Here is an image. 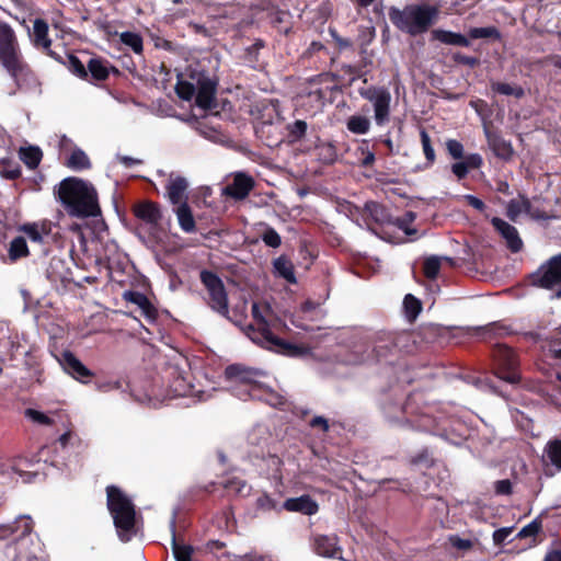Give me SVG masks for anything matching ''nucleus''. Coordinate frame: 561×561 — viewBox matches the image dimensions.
Segmentation results:
<instances>
[{
	"mask_svg": "<svg viewBox=\"0 0 561 561\" xmlns=\"http://www.w3.org/2000/svg\"><path fill=\"white\" fill-rule=\"evenodd\" d=\"M56 201L71 218L101 216L99 194L94 185L81 178L68 176L54 187Z\"/></svg>",
	"mask_w": 561,
	"mask_h": 561,
	"instance_id": "nucleus-1",
	"label": "nucleus"
},
{
	"mask_svg": "<svg viewBox=\"0 0 561 561\" xmlns=\"http://www.w3.org/2000/svg\"><path fill=\"white\" fill-rule=\"evenodd\" d=\"M0 62L9 72L19 89L37 84V78L24 60L16 34L12 26L0 20Z\"/></svg>",
	"mask_w": 561,
	"mask_h": 561,
	"instance_id": "nucleus-2",
	"label": "nucleus"
},
{
	"mask_svg": "<svg viewBox=\"0 0 561 561\" xmlns=\"http://www.w3.org/2000/svg\"><path fill=\"white\" fill-rule=\"evenodd\" d=\"M380 408L385 416L392 422L408 423L420 430H430L435 424L432 416L433 407L426 402L421 391L411 392L403 404L386 397L380 402Z\"/></svg>",
	"mask_w": 561,
	"mask_h": 561,
	"instance_id": "nucleus-3",
	"label": "nucleus"
},
{
	"mask_svg": "<svg viewBox=\"0 0 561 561\" xmlns=\"http://www.w3.org/2000/svg\"><path fill=\"white\" fill-rule=\"evenodd\" d=\"M391 23L410 36L426 33L439 16V9L430 4H408L402 10L391 7L388 12Z\"/></svg>",
	"mask_w": 561,
	"mask_h": 561,
	"instance_id": "nucleus-4",
	"label": "nucleus"
},
{
	"mask_svg": "<svg viewBox=\"0 0 561 561\" xmlns=\"http://www.w3.org/2000/svg\"><path fill=\"white\" fill-rule=\"evenodd\" d=\"M106 506L113 518L121 541L128 542L137 535L136 506L131 499L116 485H107Z\"/></svg>",
	"mask_w": 561,
	"mask_h": 561,
	"instance_id": "nucleus-5",
	"label": "nucleus"
},
{
	"mask_svg": "<svg viewBox=\"0 0 561 561\" xmlns=\"http://www.w3.org/2000/svg\"><path fill=\"white\" fill-rule=\"evenodd\" d=\"M252 317L256 327L249 324L244 332L256 344L272 351H279L287 355L300 354V347L276 336L270 329L268 323L260 310L257 302L252 304Z\"/></svg>",
	"mask_w": 561,
	"mask_h": 561,
	"instance_id": "nucleus-6",
	"label": "nucleus"
},
{
	"mask_svg": "<svg viewBox=\"0 0 561 561\" xmlns=\"http://www.w3.org/2000/svg\"><path fill=\"white\" fill-rule=\"evenodd\" d=\"M308 83V96L318 105L323 106L333 103L337 93L342 92L344 77L333 72H321L311 78Z\"/></svg>",
	"mask_w": 561,
	"mask_h": 561,
	"instance_id": "nucleus-7",
	"label": "nucleus"
},
{
	"mask_svg": "<svg viewBox=\"0 0 561 561\" xmlns=\"http://www.w3.org/2000/svg\"><path fill=\"white\" fill-rule=\"evenodd\" d=\"M199 279L208 291V306L211 310L230 320L228 293L222 279L215 272L209 270H202Z\"/></svg>",
	"mask_w": 561,
	"mask_h": 561,
	"instance_id": "nucleus-8",
	"label": "nucleus"
},
{
	"mask_svg": "<svg viewBox=\"0 0 561 561\" xmlns=\"http://www.w3.org/2000/svg\"><path fill=\"white\" fill-rule=\"evenodd\" d=\"M415 347L413 334L409 331L392 333L387 340L380 341L374 348L379 362L385 360L391 364L389 356H397L400 353H411Z\"/></svg>",
	"mask_w": 561,
	"mask_h": 561,
	"instance_id": "nucleus-9",
	"label": "nucleus"
},
{
	"mask_svg": "<svg viewBox=\"0 0 561 561\" xmlns=\"http://www.w3.org/2000/svg\"><path fill=\"white\" fill-rule=\"evenodd\" d=\"M492 356L496 369V375L501 379L511 383L519 381V362L513 348L503 344H497L492 351Z\"/></svg>",
	"mask_w": 561,
	"mask_h": 561,
	"instance_id": "nucleus-10",
	"label": "nucleus"
},
{
	"mask_svg": "<svg viewBox=\"0 0 561 561\" xmlns=\"http://www.w3.org/2000/svg\"><path fill=\"white\" fill-rule=\"evenodd\" d=\"M534 287L551 290L561 285V253L551 256L528 276Z\"/></svg>",
	"mask_w": 561,
	"mask_h": 561,
	"instance_id": "nucleus-11",
	"label": "nucleus"
},
{
	"mask_svg": "<svg viewBox=\"0 0 561 561\" xmlns=\"http://www.w3.org/2000/svg\"><path fill=\"white\" fill-rule=\"evenodd\" d=\"M359 94L373 104L376 124L378 126L386 125L390 119V92L383 87L371 85L367 89H360Z\"/></svg>",
	"mask_w": 561,
	"mask_h": 561,
	"instance_id": "nucleus-12",
	"label": "nucleus"
},
{
	"mask_svg": "<svg viewBox=\"0 0 561 561\" xmlns=\"http://www.w3.org/2000/svg\"><path fill=\"white\" fill-rule=\"evenodd\" d=\"M259 375L255 369L247 368L240 364H232L226 367L225 377L228 380H237L247 387L245 396L249 399H263L261 394L264 389L263 386L254 378Z\"/></svg>",
	"mask_w": 561,
	"mask_h": 561,
	"instance_id": "nucleus-13",
	"label": "nucleus"
},
{
	"mask_svg": "<svg viewBox=\"0 0 561 561\" xmlns=\"http://www.w3.org/2000/svg\"><path fill=\"white\" fill-rule=\"evenodd\" d=\"M48 33V23L44 19H35L33 22V32L31 34V41L34 47L41 49L59 64H65L64 56L51 49V39Z\"/></svg>",
	"mask_w": 561,
	"mask_h": 561,
	"instance_id": "nucleus-14",
	"label": "nucleus"
},
{
	"mask_svg": "<svg viewBox=\"0 0 561 561\" xmlns=\"http://www.w3.org/2000/svg\"><path fill=\"white\" fill-rule=\"evenodd\" d=\"M301 62L316 70L325 69L335 60L329 49L321 43L313 41L300 56Z\"/></svg>",
	"mask_w": 561,
	"mask_h": 561,
	"instance_id": "nucleus-15",
	"label": "nucleus"
},
{
	"mask_svg": "<svg viewBox=\"0 0 561 561\" xmlns=\"http://www.w3.org/2000/svg\"><path fill=\"white\" fill-rule=\"evenodd\" d=\"M483 131L493 154L503 161H511L515 154L512 142L504 139L499 130L491 127L490 123L483 124Z\"/></svg>",
	"mask_w": 561,
	"mask_h": 561,
	"instance_id": "nucleus-16",
	"label": "nucleus"
},
{
	"mask_svg": "<svg viewBox=\"0 0 561 561\" xmlns=\"http://www.w3.org/2000/svg\"><path fill=\"white\" fill-rule=\"evenodd\" d=\"M164 378L169 382L167 390V397L169 399L194 396V387L186 380L184 373L178 367L171 366L167 368Z\"/></svg>",
	"mask_w": 561,
	"mask_h": 561,
	"instance_id": "nucleus-17",
	"label": "nucleus"
},
{
	"mask_svg": "<svg viewBox=\"0 0 561 561\" xmlns=\"http://www.w3.org/2000/svg\"><path fill=\"white\" fill-rule=\"evenodd\" d=\"M255 186L253 176L245 172H236L232 182L222 188V195L234 201H243Z\"/></svg>",
	"mask_w": 561,
	"mask_h": 561,
	"instance_id": "nucleus-18",
	"label": "nucleus"
},
{
	"mask_svg": "<svg viewBox=\"0 0 561 561\" xmlns=\"http://www.w3.org/2000/svg\"><path fill=\"white\" fill-rule=\"evenodd\" d=\"M58 360L67 374L82 383L93 377V373L70 351H64Z\"/></svg>",
	"mask_w": 561,
	"mask_h": 561,
	"instance_id": "nucleus-19",
	"label": "nucleus"
},
{
	"mask_svg": "<svg viewBox=\"0 0 561 561\" xmlns=\"http://www.w3.org/2000/svg\"><path fill=\"white\" fill-rule=\"evenodd\" d=\"M33 520L30 516H21L13 523L0 525V538H12V542L19 543L31 535Z\"/></svg>",
	"mask_w": 561,
	"mask_h": 561,
	"instance_id": "nucleus-20",
	"label": "nucleus"
},
{
	"mask_svg": "<svg viewBox=\"0 0 561 561\" xmlns=\"http://www.w3.org/2000/svg\"><path fill=\"white\" fill-rule=\"evenodd\" d=\"M216 82L202 75L196 82L195 103L203 110H213L216 107Z\"/></svg>",
	"mask_w": 561,
	"mask_h": 561,
	"instance_id": "nucleus-21",
	"label": "nucleus"
},
{
	"mask_svg": "<svg viewBox=\"0 0 561 561\" xmlns=\"http://www.w3.org/2000/svg\"><path fill=\"white\" fill-rule=\"evenodd\" d=\"M491 224L496 232L506 241V247L511 252L517 253L523 249V240L514 226L499 217H493Z\"/></svg>",
	"mask_w": 561,
	"mask_h": 561,
	"instance_id": "nucleus-22",
	"label": "nucleus"
},
{
	"mask_svg": "<svg viewBox=\"0 0 561 561\" xmlns=\"http://www.w3.org/2000/svg\"><path fill=\"white\" fill-rule=\"evenodd\" d=\"M88 79L90 83H98L108 79L110 73H118V69L102 57H91L87 62Z\"/></svg>",
	"mask_w": 561,
	"mask_h": 561,
	"instance_id": "nucleus-23",
	"label": "nucleus"
},
{
	"mask_svg": "<svg viewBox=\"0 0 561 561\" xmlns=\"http://www.w3.org/2000/svg\"><path fill=\"white\" fill-rule=\"evenodd\" d=\"M282 508L287 512L312 516L319 512V504L311 495L302 494L298 497L286 499L282 504Z\"/></svg>",
	"mask_w": 561,
	"mask_h": 561,
	"instance_id": "nucleus-24",
	"label": "nucleus"
},
{
	"mask_svg": "<svg viewBox=\"0 0 561 561\" xmlns=\"http://www.w3.org/2000/svg\"><path fill=\"white\" fill-rule=\"evenodd\" d=\"M313 551L324 558H337L342 553L336 535H316L312 539Z\"/></svg>",
	"mask_w": 561,
	"mask_h": 561,
	"instance_id": "nucleus-25",
	"label": "nucleus"
},
{
	"mask_svg": "<svg viewBox=\"0 0 561 561\" xmlns=\"http://www.w3.org/2000/svg\"><path fill=\"white\" fill-rule=\"evenodd\" d=\"M134 215L146 224L157 226L162 219L161 209L158 203L144 201L133 208Z\"/></svg>",
	"mask_w": 561,
	"mask_h": 561,
	"instance_id": "nucleus-26",
	"label": "nucleus"
},
{
	"mask_svg": "<svg viewBox=\"0 0 561 561\" xmlns=\"http://www.w3.org/2000/svg\"><path fill=\"white\" fill-rule=\"evenodd\" d=\"M188 183L183 176H170L169 182L165 186L167 195L172 205H180L183 202H187L186 191Z\"/></svg>",
	"mask_w": 561,
	"mask_h": 561,
	"instance_id": "nucleus-27",
	"label": "nucleus"
},
{
	"mask_svg": "<svg viewBox=\"0 0 561 561\" xmlns=\"http://www.w3.org/2000/svg\"><path fill=\"white\" fill-rule=\"evenodd\" d=\"M171 546L175 561H193L194 548L191 545L178 540L174 519L171 522Z\"/></svg>",
	"mask_w": 561,
	"mask_h": 561,
	"instance_id": "nucleus-28",
	"label": "nucleus"
},
{
	"mask_svg": "<svg viewBox=\"0 0 561 561\" xmlns=\"http://www.w3.org/2000/svg\"><path fill=\"white\" fill-rule=\"evenodd\" d=\"M174 213L176 215L181 229L186 233L196 231V222L191 206L187 202L175 205Z\"/></svg>",
	"mask_w": 561,
	"mask_h": 561,
	"instance_id": "nucleus-29",
	"label": "nucleus"
},
{
	"mask_svg": "<svg viewBox=\"0 0 561 561\" xmlns=\"http://www.w3.org/2000/svg\"><path fill=\"white\" fill-rule=\"evenodd\" d=\"M431 35L432 41H438L446 45H455L461 47L470 46L469 38L460 33L436 28L432 31Z\"/></svg>",
	"mask_w": 561,
	"mask_h": 561,
	"instance_id": "nucleus-30",
	"label": "nucleus"
},
{
	"mask_svg": "<svg viewBox=\"0 0 561 561\" xmlns=\"http://www.w3.org/2000/svg\"><path fill=\"white\" fill-rule=\"evenodd\" d=\"M19 158L28 169L34 170L39 165L43 152L36 146L21 147L19 149Z\"/></svg>",
	"mask_w": 561,
	"mask_h": 561,
	"instance_id": "nucleus-31",
	"label": "nucleus"
},
{
	"mask_svg": "<svg viewBox=\"0 0 561 561\" xmlns=\"http://www.w3.org/2000/svg\"><path fill=\"white\" fill-rule=\"evenodd\" d=\"M470 39H488L491 42H501L502 34L496 26H485V27H471L468 31V36Z\"/></svg>",
	"mask_w": 561,
	"mask_h": 561,
	"instance_id": "nucleus-32",
	"label": "nucleus"
},
{
	"mask_svg": "<svg viewBox=\"0 0 561 561\" xmlns=\"http://www.w3.org/2000/svg\"><path fill=\"white\" fill-rule=\"evenodd\" d=\"M65 164L75 171H82L91 168V161L88 154L80 148H76L71 152Z\"/></svg>",
	"mask_w": 561,
	"mask_h": 561,
	"instance_id": "nucleus-33",
	"label": "nucleus"
},
{
	"mask_svg": "<svg viewBox=\"0 0 561 561\" xmlns=\"http://www.w3.org/2000/svg\"><path fill=\"white\" fill-rule=\"evenodd\" d=\"M370 119L364 115H352L346 121V128L355 135H365L370 129Z\"/></svg>",
	"mask_w": 561,
	"mask_h": 561,
	"instance_id": "nucleus-34",
	"label": "nucleus"
},
{
	"mask_svg": "<svg viewBox=\"0 0 561 561\" xmlns=\"http://www.w3.org/2000/svg\"><path fill=\"white\" fill-rule=\"evenodd\" d=\"M275 272L288 283L295 284L296 277L293 263L285 256H279L273 262Z\"/></svg>",
	"mask_w": 561,
	"mask_h": 561,
	"instance_id": "nucleus-35",
	"label": "nucleus"
},
{
	"mask_svg": "<svg viewBox=\"0 0 561 561\" xmlns=\"http://www.w3.org/2000/svg\"><path fill=\"white\" fill-rule=\"evenodd\" d=\"M65 53L64 61L71 73L80 79H88L87 65H84L76 55L68 54L62 47Z\"/></svg>",
	"mask_w": 561,
	"mask_h": 561,
	"instance_id": "nucleus-36",
	"label": "nucleus"
},
{
	"mask_svg": "<svg viewBox=\"0 0 561 561\" xmlns=\"http://www.w3.org/2000/svg\"><path fill=\"white\" fill-rule=\"evenodd\" d=\"M490 87L491 90L497 94L514 96L516 99H522L525 95L523 87L517 84L512 85L505 82L492 81Z\"/></svg>",
	"mask_w": 561,
	"mask_h": 561,
	"instance_id": "nucleus-37",
	"label": "nucleus"
},
{
	"mask_svg": "<svg viewBox=\"0 0 561 561\" xmlns=\"http://www.w3.org/2000/svg\"><path fill=\"white\" fill-rule=\"evenodd\" d=\"M8 253L12 262L28 256L30 251L25 238L21 236L15 237L10 242Z\"/></svg>",
	"mask_w": 561,
	"mask_h": 561,
	"instance_id": "nucleus-38",
	"label": "nucleus"
},
{
	"mask_svg": "<svg viewBox=\"0 0 561 561\" xmlns=\"http://www.w3.org/2000/svg\"><path fill=\"white\" fill-rule=\"evenodd\" d=\"M119 41L128 46L135 54L141 55L144 51V41L140 34L126 31L121 33Z\"/></svg>",
	"mask_w": 561,
	"mask_h": 561,
	"instance_id": "nucleus-39",
	"label": "nucleus"
},
{
	"mask_svg": "<svg viewBox=\"0 0 561 561\" xmlns=\"http://www.w3.org/2000/svg\"><path fill=\"white\" fill-rule=\"evenodd\" d=\"M405 318L413 322L422 311V302L412 294H407L403 299Z\"/></svg>",
	"mask_w": 561,
	"mask_h": 561,
	"instance_id": "nucleus-40",
	"label": "nucleus"
},
{
	"mask_svg": "<svg viewBox=\"0 0 561 561\" xmlns=\"http://www.w3.org/2000/svg\"><path fill=\"white\" fill-rule=\"evenodd\" d=\"M415 218V213L409 210L405 211L401 217L394 218L391 222L400 230H402L407 236L413 237L417 234V230L415 228H411V225Z\"/></svg>",
	"mask_w": 561,
	"mask_h": 561,
	"instance_id": "nucleus-41",
	"label": "nucleus"
},
{
	"mask_svg": "<svg viewBox=\"0 0 561 561\" xmlns=\"http://www.w3.org/2000/svg\"><path fill=\"white\" fill-rule=\"evenodd\" d=\"M0 174L7 180H16L21 176V167L13 159L2 158L0 160Z\"/></svg>",
	"mask_w": 561,
	"mask_h": 561,
	"instance_id": "nucleus-42",
	"label": "nucleus"
},
{
	"mask_svg": "<svg viewBox=\"0 0 561 561\" xmlns=\"http://www.w3.org/2000/svg\"><path fill=\"white\" fill-rule=\"evenodd\" d=\"M308 124L302 119H296L295 122L287 124V138L289 142L300 141L307 133Z\"/></svg>",
	"mask_w": 561,
	"mask_h": 561,
	"instance_id": "nucleus-43",
	"label": "nucleus"
},
{
	"mask_svg": "<svg viewBox=\"0 0 561 561\" xmlns=\"http://www.w3.org/2000/svg\"><path fill=\"white\" fill-rule=\"evenodd\" d=\"M545 451L550 463L558 470H561V439L556 438L549 440Z\"/></svg>",
	"mask_w": 561,
	"mask_h": 561,
	"instance_id": "nucleus-44",
	"label": "nucleus"
},
{
	"mask_svg": "<svg viewBox=\"0 0 561 561\" xmlns=\"http://www.w3.org/2000/svg\"><path fill=\"white\" fill-rule=\"evenodd\" d=\"M128 296H129V298H128L129 301L139 306L142 309L146 317H148V318L156 317L157 311H156L154 307L151 305L149 299L144 294L136 293V291H129Z\"/></svg>",
	"mask_w": 561,
	"mask_h": 561,
	"instance_id": "nucleus-45",
	"label": "nucleus"
},
{
	"mask_svg": "<svg viewBox=\"0 0 561 561\" xmlns=\"http://www.w3.org/2000/svg\"><path fill=\"white\" fill-rule=\"evenodd\" d=\"M265 47V42L261 38L255 39V42L244 49L243 60L245 64L251 67H255L259 61L260 50Z\"/></svg>",
	"mask_w": 561,
	"mask_h": 561,
	"instance_id": "nucleus-46",
	"label": "nucleus"
},
{
	"mask_svg": "<svg viewBox=\"0 0 561 561\" xmlns=\"http://www.w3.org/2000/svg\"><path fill=\"white\" fill-rule=\"evenodd\" d=\"M440 271V260L437 256H430L423 263V274L428 279H435Z\"/></svg>",
	"mask_w": 561,
	"mask_h": 561,
	"instance_id": "nucleus-47",
	"label": "nucleus"
},
{
	"mask_svg": "<svg viewBox=\"0 0 561 561\" xmlns=\"http://www.w3.org/2000/svg\"><path fill=\"white\" fill-rule=\"evenodd\" d=\"M175 92L180 99L191 101L195 96L196 87L188 81L180 80L176 83Z\"/></svg>",
	"mask_w": 561,
	"mask_h": 561,
	"instance_id": "nucleus-48",
	"label": "nucleus"
},
{
	"mask_svg": "<svg viewBox=\"0 0 561 561\" xmlns=\"http://www.w3.org/2000/svg\"><path fill=\"white\" fill-rule=\"evenodd\" d=\"M421 142L424 156L428 164H433L436 160L434 148L432 147L430 135L425 129L420 131Z\"/></svg>",
	"mask_w": 561,
	"mask_h": 561,
	"instance_id": "nucleus-49",
	"label": "nucleus"
},
{
	"mask_svg": "<svg viewBox=\"0 0 561 561\" xmlns=\"http://www.w3.org/2000/svg\"><path fill=\"white\" fill-rule=\"evenodd\" d=\"M256 507L257 510L263 512H280L283 510L282 506L278 507L277 502L274 499H272L267 493H263L256 499Z\"/></svg>",
	"mask_w": 561,
	"mask_h": 561,
	"instance_id": "nucleus-50",
	"label": "nucleus"
},
{
	"mask_svg": "<svg viewBox=\"0 0 561 561\" xmlns=\"http://www.w3.org/2000/svg\"><path fill=\"white\" fill-rule=\"evenodd\" d=\"M24 415H25V417L30 419L32 422L41 424V425L49 426V425L54 424L53 419H50L45 413L37 411L35 409H31V408L26 409L24 411Z\"/></svg>",
	"mask_w": 561,
	"mask_h": 561,
	"instance_id": "nucleus-51",
	"label": "nucleus"
},
{
	"mask_svg": "<svg viewBox=\"0 0 561 561\" xmlns=\"http://www.w3.org/2000/svg\"><path fill=\"white\" fill-rule=\"evenodd\" d=\"M221 485L228 494L238 495L245 488V481L240 478L233 477L231 479L226 480Z\"/></svg>",
	"mask_w": 561,
	"mask_h": 561,
	"instance_id": "nucleus-52",
	"label": "nucleus"
},
{
	"mask_svg": "<svg viewBox=\"0 0 561 561\" xmlns=\"http://www.w3.org/2000/svg\"><path fill=\"white\" fill-rule=\"evenodd\" d=\"M262 241L270 248H278L282 244L279 233L272 227H268L262 233Z\"/></svg>",
	"mask_w": 561,
	"mask_h": 561,
	"instance_id": "nucleus-53",
	"label": "nucleus"
},
{
	"mask_svg": "<svg viewBox=\"0 0 561 561\" xmlns=\"http://www.w3.org/2000/svg\"><path fill=\"white\" fill-rule=\"evenodd\" d=\"M366 209L377 222H383L387 219L386 208L376 202L366 203Z\"/></svg>",
	"mask_w": 561,
	"mask_h": 561,
	"instance_id": "nucleus-54",
	"label": "nucleus"
},
{
	"mask_svg": "<svg viewBox=\"0 0 561 561\" xmlns=\"http://www.w3.org/2000/svg\"><path fill=\"white\" fill-rule=\"evenodd\" d=\"M507 333V328L496 322L479 329V336L482 339H488L491 335H504Z\"/></svg>",
	"mask_w": 561,
	"mask_h": 561,
	"instance_id": "nucleus-55",
	"label": "nucleus"
},
{
	"mask_svg": "<svg viewBox=\"0 0 561 561\" xmlns=\"http://www.w3.org/2000/svg\"><path fill=\"white\" fill-rule=\"evenodd\" d=\"M451 60L458 65L474 68L480 65V59L474 56H468L460 51H456L451 55Z\"/></svg>",
	"mask_w": 561,
	"mask_h": 561,
	"instance_id": "nucleus-56",
	"label": "nucleus"
},
{
	"mask_svg": "<svg viewBox=\"0 0 561 561\" xmlns=\"http://www.w3.org/2000/svg\"><path fill=\"white\" fill-rule=\"evenodd\" d=\"M19 230L24 232L33 242H43V237L37 229V222L24 224Z\"/></svg>",
	"mask_w": 561,
	"mask_h": 561,
	"instance_id": "nucleus-57",
	"label": "nucleus"
},
{
	"mask_svg": "<svg viewBox=\"0 0 561 561\" xmlns=\"http://www.w3.org/2000/svg\"><path fill=\"white\" fill-rule=\"evenodd\" d=\"M341 71L348 76L347 83H344V85H351L356 79L360 78L363 76L362 67L354 66V65H343L341 67Z\"/></svg>",
	"mask_w": 561,
	"mask_h": 561,
	"instance_id": "nucleus-58",
	"label": "nucleus"
},
{
	"mask_svg": "<svg viewBox=\"0 0 561 561\" xmlns=\"http://www.w3.org/2000/svg\"><path fill=\"white\" fill-rule=\"evenodd\" d=\"M446 149L448 153L456 160L463 158V146L456 139H448L446 141Z\"/></svg>",
	"mask_w": 561,
	"mask_h": 561,
	"instance_id": "nucleus-59",
	"label": "nucleus"
},
{
	"mask_svg": "<svg viewBox=\"0 0 561 561\" xmlns=\"http://www.w3.org/2000/svg\"><path fill=\"white\" fill-rule=\"evenodd\" d=\"M541 529V523L538 522V520H533L531 523H529L528 525L524 526L517 537L518 538H528V537H533V536H536Z\"/></svg>",
	"mask_w": 561,
	"mask_h": 561,
	"instance_id": "nucleus-60",
	"label": "nucleus"
},
{
	"mask_svg": "<svg viewBox=\"0 0 561 561\" xmlns=\"http://www.w3.org/2000/svg\"><path fill=\"white\" fill-rule=\"evenodd\" d=\"M494 492L496 495H511L513 493V484L511 480L503 479L495 481Z\"/></svg>",
	"mask_w": 561,
	"mask_h": 561,
	"instance_id": "nucleus-61",
	"label": "nucleus"
},
{
	"mask_svg": "<svg viewBox=\"0 0 561 561\" xmlns=\"http://www.w3.org/2000/svg\"><path fill=\"white\" fill-rule=\"evenodd\" d=\"M362 147H359V149L362 150L363 154H365V157L362 159L360 161V165L363 168H369L374 164L376 158H375V153L373 151H370L367 147L368 145V141L367 140H363L362 141Z\"/></svg>",
	"mask_w": 561,
	"mask_h": 561,
	"instance_id": "nucleus-62",
	"label": "nucleus"
},
{
	"mask_svg": "<svg viewBox=\"0 0 561 561\" xmlns=\"http://www.w3.org/2000/svg\"><path fill=\"white\" fill-rule=\"evenodd\" d=\"M522 213V204L517 199H511L507 204L506 216L510 220L516 221Z\"/></svg>",
	"mask_w": 561,
	"mask_h": 561,
	"instance_id": "nucleus-63",
	"label": "nucleus"
},
{
	"mask_svg": "<svg viewBox=\"0 0 561 561\" xmlns=\"http://www.w3.org/2000/svg\"><path fill=\"white\" fill-rule=\"evenodd\" d=\"M548 352L556 359H561V336H551L548 344Z\"/></svg>",
	"mask_w": 561,
	"mask_h": 561,
	"instance_id": "nucleus-64",
	"label": "nucleus"
}]
</instances>
